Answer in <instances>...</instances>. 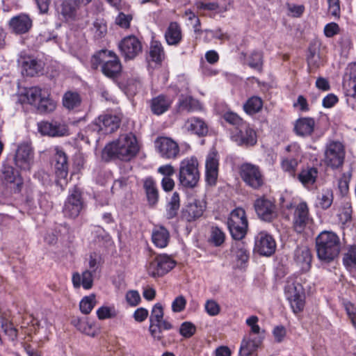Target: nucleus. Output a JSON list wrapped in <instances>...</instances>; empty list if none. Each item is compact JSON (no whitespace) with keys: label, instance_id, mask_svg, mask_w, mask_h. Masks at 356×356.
<instances>
[{"label":"nucleus","instance_id":"f257e3e1","mask_svg":"<svg viewBox=\"0 0 356 356\" xmlns=\"http://www.w3.org/2000/svg\"><path fill=\"white\" fill-rule=\"evenodd\" d=\"M139 150L137 139L132 133L121 134L119 138L104 147L102 156L105 159H118L128 161L134 158Z\"/></svg>","mask_w":356,"mask_h":356},{"label":"nucleus","instance_id":"f03ea898","mask_svg":"<svg viewBox=\"0 0 356 356\" xmlns=\"http://www.w3.org/2000/svg\"><path fill=\"white\" fill-rule=\"evenodd\" d=\"M316 249L318 259L330 263L339 257L341 241L339 236L332 231H323L316 238Z\"/></svg>","mask_w":356,"mask_h":356},{"label":"nucleus","instance_id":"7ed1b4c3","mask_svg":"<svg viewBox=\"0 0 356 356\" xmlns=\"http://www.w3.org/2000/svg\"><path fill=\"white\" fill-rule=\"evenodd\" d=\"M19 101L32 105L40 113H51L56 107V102L50 97L49 90L36 86L26 89L20 95Z\"/></svg>","mask_w":356,"mask_h":356},{"label":"nucleus","instance_id":"20e7f679","mask_svg":"<svg viewBox=\"0 0 356 356\" xmlns=\"http://www.w3.org/2000/svg\"><path fill=\"white\" fill-rule=\"evenodd\" d=\"M306 278L302 275H293L287 277L284 293L293 312L296 314L303 310L305 303V293L303 284Z\"/></svg>","mask_w":356,"mask_h":356},{"label":"nucleus","instance_id":"39448f33","mask_svg":"<svg viewBox=\"0 0 356 356\" xmlns=\"http://www.w3.org/2000/svg\"><path fill=\"white\" fill-rule=\"evenodd\" d=\"M90 62L93 69L101 67L102 73L108 77L116 76L122 70L121 63L116 54L106 49L94 54Z\"/></svg>","mask_w":356,"mask_h":356},{"label":"nucleus","instance_id":"423d86ee","mask_svg":"<svg viewBox=\"0 0 356 356\" xmlns=\"http://www.w3.org/2000/svg\"><path fill=\"white\" fill-rule=\"evenodd\" d=\"M200 179L198 161L196 157L184 159L179 164V179L180 184L187 188H193Z\"/></svg>","mask_w":356,"mask_h":356},{"label":"nucleus","instance_id":"0eeeda50","mask_svg":"<svg viewBox=\"0 0 356 356\" xmlns=\"http://www.w3.org/2000/svg\"><path fill=\"white\" fill-rule=\"evenodd\" d=\"M345 155V147L341 142L330 140L325 146L323 161L327 166L337 169L343 165Z\"/></svg>","mask_w":356,"mask_h":356},{"label":"nucleus","instance_id":"6e6552de","mask_svg":"<svg viewBox=\"0 0 356 356\" xmlns=\"http://www.w3.org/2000/svg\"><path fill=\"white\" fill-rule=\"evenodd\" d=\"M53 164L56 184L63 190L68 182L69 163L66 153L58 146L54 148Z\"/></svg>","mask_w":356,"mask_h":356},{"label":"nucleus","instance_id":"1a4fd4ad","mask_svg":"<svg viewBox=\"0 0 356 356\" xmlns=\"http://www.w3.org/2000/svg\"><path fill=\"white\" fill-rule=\"evenodd\" d=\"M227 227L234 240H241L245 237L248 229V220L243 209L238 207L230 213Z\"/></svg>","mask_w":356,"mask_h":356},{"label":"nucleus","instance_id":"9d476101","mask_svg":"<svg viewBox=\"0 0 356 356\" xmlns=\"http://www.w3.org/2000/svg\"><path fill=\"white\" fill-rule=\"evenodd\" d=\"M163 308L161 303L155 304L151 311L149 316V332L156 339L160 340L162 332L171 329L172 325L163 318Z\"/></svg>","mask_w":356,"mask_h":356},{"label":"nucleus","instance_id":"9b49d317","mask_svg":"<svg viewBox=\"0 0 356 356\" xmlns=\"http://www.w3.org/2000/svg\"><path fill=\"white\" fill-rule=\"evenodd\" d=\"M343 90L347 104L356 108V63L349 64L343 81Z\"/></svg>","mask_w":356,"mask_h":356},{"label":"nucleus","instance_id":"f8f14e48","mask_svg":"<svg viewBox=\"0 0 356 356\" xmlns=\"http://www.w3.org/2000/svg\"><path fill=\"white\" fill-rule=\"evenodd\" d=\"M120 120L115 115L105 114L99 116L90 125L93 131L105 135L114 132L120 126Z\"/></svg>","mask_w":356,"mask_h":356},{"label":"nucleus","instance_id":"ddd939ff","mask_svg":"<svg viewBox=\"0 0 356 356\" xmlns=\"http://www.w3.org/2000/svg\"><path fill=\"white\" fill-rule=\"evenodd\" d=\"M176 265V261L169 255H157L149 263L147 271L152 277H161L170 271Z\"/></svg>","mask_w":356,"mask_h":356},{"label":"nucleus","instance_id":"4468645a","mask_svg":"<svg viewBox=\"0 0 356 356\" xmlns=\"http://www.w3.org/2000/svg\"><path fill=\"white\" fill-rule=\"evenodd\" d=\"M240 175L244 182L252 188L257 189L264 184L263 175L256 165L248 163L242 164Z\"/></svg>","mask_w":356,"mask_h":356},{"label":"nucleus","instance_id":"2eb2a0df","mask_svg":"<svg viewBox=\"0 0 356 356\" xmlns=\"http://www.w3.org/2000/svg\"><path fill=\"white\" fill-rule=\"evenodd\" d=\"M231 139L239 146L251 147L257 142L256 131L246 122L231 134Z\"/></svg>","mask_w":356,"mask_h":356},{"label":"nucleus","instance_id":"dca6fc26","mask_svg":"<svg viewBox=\"0 0 356 356\" xmlns=\"http://www.w3.org/2000/svg\"><path fill=\"white\" fill-rule=\"evenodd\" d=\"M289 154L282 161V168L289 175H293L296 168L301 161L302 152L300 145L297 143H291L286 148Z\"/></svg>","mask_w":356,"mask_h":356},{"label":"nucleus","instance_id":"f3484780","mask_svg":"<svg viewBox=\"0 0 356 356\" xmlns=\"http://www.w3.org/2000/svg\"><path fill=\"white\" fill-rule=\"evenodd\" d=\"M276 243L273 236L265 231L259 232L254 238V250L263 256H271L275 251Z\"/></svg>","mask_w":356,"mask_h":356},{"label":"nucleus","instance_id":"a211bd4d","mask_svg":"<svg viewBox=\"0 0 356 356\" xmlns=\"http://www.w3.org/2000/svg\"><path fill=\"white\" fill-rule=\"evenodd\" d=\"M82 209L83 202L81 192L75 187L70 191V195L63 207V213L65 216L69 218H76L79 215Z\"/></svg>","mask_w":356,"mask_h":356},{"label":"nucleus","instance_id":"6ab92c4d","mask_svg":"<svg viewBox=\"0 0 356 356\" xmlns=\"http://www.w3.org/2000/svg\"><path fill=\"white\" fill-rule=\"evenodd\" d=\"M156 147L162 158L175 159L179 156L178 144L168 137L159 138L155 142Z\"/></svg>","mask_w":356,"mask_h":356},{"label":"nucleus","instance_id":"aec40b11","mask_svg":"<svg viewBox=\"0 0 356 356\" xmlns=\"http://www.w3.org/2000/svg\"><path fill=\"white\" fill-rule=\"evenodd\" d=\"M33 153L28 143L19 145L15 155L14 161L16 166L21 170L29 171L33 164Z\"/></svg>","mask_w":356,"mask_h":356},{"label":"nucleus","instance_id":"412c9836","mask_svg":"<svg viewBox=\"0 0 356 356\" xmlns=\"http://www.w3.org/2000/svg\"><path fill=\"white\" fill-rule=\"evenodd\" d=\"M122 55L125 59H133L142 51V44L135 35L124 37L118 44Z\"/></svg>","mask_w":356,"mask_h":356},{"label":"nucleus","instance_id":"4be33fe9","mask_svg":"<svg viewBox=\"0 0 356 356\" xmlns=\"http://www.w3.org/2000/svg\"><path fill=\"white\" fill-rule=\"evenodd\" d=\"M254 207L258 217L264 221L270 222L277 216L276 207L275 204L266 197L257 199Z\"/></svg>","mask_w":356,"mask_h":356},{"label":"nucleus","instance_id":"5701e85b","mask_svg":"<svg viewBox=\"0 0 356 356\" xmlns=\"http://www.w3.org/2000/svg\"><path fill=\"white\" fill-rule=\"evenodd\" d=\"M311 220L312 218L309 216L306 202H301L298 203L296 207L293 215V227L295 230L298 233L302 232Z\"/></svg>","mask_w":356,"mask_h":356},{"label":"nucleus","instance_id":"b1692460","mask_svg":"<svg viewBox=\"0 0 356 356\" xmlns=\"http://www.w3.org/2000/svg\"><path fill=\"white\" fill-rule=\"evenodd\" d=\"M219 159L217 152H210L205 161V177L206 181L210 186L216 184L218 176Z\"/></svg>","mask_w":356,"mask_h":356},{"label":"nucleus","instance_id":"393cba45","mask_svg":"<svg viewBox=\"0 0 356 356\" xmlns=\"http://www.w3.org/2000/svg\"><path fill=\"white\" fill-rule=\"evenodd\" d=\"M41 134L52 137H60L68 135V129L64 124L58 122L42 121L38 124Z\"/></svg>","mask_w":356,"mask_h":356},{"label":"nucleus","instance_id":"a878e982","mask_svg":"<svg viewBox=\"0 0 356 356\" xmlns=\"http://www.w3.org/2000/svg\"><path fill=\"white\" fill-rule=\"evenodd\" d=\"M182 130L190 134L204 136L208 133V126L202 118L192 117L185 121Z\"/></svg>","mask_w":356,"mask_h":356},{"label":"nucleus","instance_id":"bb28decb","mask_svg":"<svg viewBox=\"0 0 356 356\" xmlns=\"http://www.w3.org/2000/svg\"><path fill=\"white\" fill-rule=\"evenodd\" d=\"M293 259L298 267L302 272L308 271L311 268L312 255L307 246L297 247L294 251Z\"/></svg>","mask_w":356,"mask_h":356},{"label":"nucleus","instance_id":"cd10ccee","mask_svg":"<svg viewBox=\"0 0 356 356\" xmlns=\"http://www.w3.org/2000/svg\"><path fill=\"white\" fill-rule=\"evenodd\" d=\"M205 203L202 200H194L182 211V218L188 222L195 220L201 217L205 210Z\"/></svg>","mask_w":356,"mask_h":356},{"label":"nucleus","instance_id":"c85d7f7f","mask_svg":"<svg viewBox=\"0 0 356 356\" xmlns=\"http://www.w3.org/2000/svg\"><path fill=\"white\" fill-rule=\"evenodd\" d=\"M58 12L66 21H76L80 18V9L75 1L64 0L62 1L60 7L58 8Z\"/></svg>","mask_w":356,"mask_h":356},{"label":"nucleus","instance_id":"c756f323","mask_svg":"<svg viewBox=\"0 0 356 356\" xmlns=\"http://www.w3.org/2000/svg\"><path fill=\"white\" fill-rule=\"evenodd\" d=\"M262 342V338L259 335L248 334L241 341L239 350L241 356H250L259 348Z\"/></svg>","mask_w":356,"mask_h":356},{"label":"nucleus","instance_id":"7c9ffc66","mask_svg":"<svg viewBox=\"0 0 356 356\" xmlns=\"http://www.w3.org/2000/svg\"><path fill=\"white\" fill-rule=\"evenodd\" d=\"M9 25L15 33L23 34L27 33L32 27V19L28 15L22 13L12 17Z\"/></svg>","mask_w":356,"mask_h":356},{"label":"nucleus","instance_id":"2f4dec72","mask_svg":"<svg viewBox=\"0 0 356 356\" xmlns=\"http://www.w3.org/2000/svg\"><path fill=\"white\" fill-rule=\"evenodd\" d=\"M3 179L6 184H10L15 192H19L22 186V179L12 166L4 165L2 169Z\"/></svg>","mask_w":356,"mask_h":356},{"label":"nucleus","instance_id":"473e14b6","mask_svg":"<svg viewBox=\"0 0 356 356\" xmlns=\"http://www.w3.org/2000/svg\"><path fill=\"white\" fill-rule=\"evenodd\" d=\"M170 235L169 231L163 225H155L152 232V241L159 248H164L169 243Z\"/></svg>","mask_w":356,"mask_h":356},{"label":"nucleus","instance_id":"72a5a7b5","mask_svg":"<svg viewBox=\"0 0 356 356\" xmlns=\"http://www.w3.org/2000/svg\"><path fill=\"white\" fill-rule=\"evenodd\" d=\"M72 282L75 289L82 286L84 289H90L93 285V275L89 270H85L82 273H74Z\"/></svg>","mask_w":356,"mask_h":356},{"label":"nucleus","instance_id":"f704fd0d","mask_svg":"<svg viewBox=\"0 0 356 356\" xmlns=\"http://www.w3.org/2000/svg\"><path fill=\"white\" fill-rule=\"evenodd\" d=\"M165 39L169 45L177 46L182 40L180 26L177 22H170L165 32Z\"/></svg>","mask_w":356,"mask_h":356},{"label":"nucleus","instance_id":"c9c22d12","mask_svg":"<svg viewBox=\"0 0 356 356\" xmlns=\"http://www.w3.org/2000/svg\"><path fill=\"white\" fill-rule=\"evenodd\" d=\"M177 106L179 111L195 112L202 109L200 102L190 95L184 96L181 95L179 97Z\"/></svg>","mask_w":356,"mask_h":356},{"label":"nucleus","instance_id":"e433bc0d","mask_svg":"<svg viewBox=\"0 0 356 356\" xmlns=\"http://www.w3.org/2000/svg\"><path fill=\"white\" fill-rule=\"evenodd\" d=\"M43 69V63L34 58H25L22 63V71L27 76H33L39 74Z\"/></svg>","mask_w":356,"mask_h":356},{"label":"nucleus","instance_id":"4c0bfd02","mask_svg":"<svg viewBox=\"0 0 356 356\" xmlns=\"http://www.w3.org/2000/svg\"><path fill=\"white\" fill-rule=\"evenodd\" d=\"M172 102V100L170 98L162 95H159L152 100V111L156 115H161L168 110Z\"/></svg>","mask_w":356,"mask_h":356},{"label":"nucleus","instance_id":"58836bf2","mask_svg":"<svg viewBox=\"0 0 356 356\" xmlns=\"http://www.w3.org/2000/svg\"><path fill=\"white\" fill-rule=\"evenodd\" d=\"M315 122L309 118H300L296 121L295 124L296 133L301 136L311 135L314 130Z\"/></svg>","mask_w":356,"mask_h":356},{"label":"nucleus","instance_id":"ea45409f","mask_svg":"<svg viewBox=\"0 0 356 356\" xmlns=\"http://www.w3.org/2000/svg\"><path fill=\"white\" fill-rule=\"evenodd\" d=\"M236 241L232 245V252L236 257V259L241 263V265L245 264L248 258L249 254L245 244L241 240Z\"/></svg>","mask_w":356,"mask_h":356},{"label":"nucleus","instance_id":"a19ab883","mask_svg":"<svg viewBox=\"0 0 356 356\" xmlns=\"http://www.w3.org/2000/svg\"><path fill=\"white\" fill-rule=\"evenodd\" d=\"M81 102L79 94L76 92H66L63 97V104L68 110L77 108Z\"/></svg>","mask_w":356,"mask_h":356},{"label":"nucleus","instance_id":"79ce46f5","mask_svg":"<svg viewBox=\"0 0 356 356\" xmlns=\"http://www.w3.org/2000/svg\"><path fill=\"white\" fill-rule=\"evenodd\" d=\"M72 323L79 331L85 334L94 337L96 334V330L93 325L86 318H74Z\"/></svg>","mask_w":356,"mask_h":356},{"label":"nucleus","instance_id":"37998d69","mask_svg":"<svg viewBox=\"0 0 356 356\" xmlns=\"http://www.w3.org/2000/svg\"><path fill=\"white\" fill-rule=\"evenodd\" d=\"M144 188L146 192L147 200L151 205H154L158 200V191L155 181L152 178H147L144 181Z\"/></svg>","mask_w":356,"mask_h":356},{"label":"nucleus","instance_id":"c03bdc74","mask_svg":"<svg viewBox=\"0 0 356 356\" xmlns=\"http://www.w3.org/2000/svg\"><path fill=\"white\" fill-rule=\"evenodd\" d=\"M318 176V170L315 168L303 169L298 175V179L305 186L312 185Z\"/></svg>","mask_w":356,"mask_h":356},{"label":"nucleus","instance_id":"a18cd8bd","mask_svg":"<svg viewBox=\"0 0 356 356\" xmlns=\"http://www.w3.org/2000/svg\"><path fill=\"white\" fill-rule=\"evenodd\" d=\"M263 102L260 97L253 96L249 98L243 105V109L248 115H253L260 111Z\"/></svg>","mask_w":356,"mask_h":356},{"label":"nucleus","instance_id":"49530a36","mask_svg":"<svg viewBox=\"0 0 356 356\" xmlns=\"http://www.w3.org/2000/svg\"><path fill=\"white\" fill-rule=\"evenodd\" d=\"M149 56L156 63H161L165 58V52L161 43L156 40L152 41L149 48Z\"/></svg>","mask_w":356,"mask_h":356},{"label":"nucleus","instance_id":"de8ad7c7","mask_svg":"<svg viewBox=\"0 0 356 356\" xmlns=\"http://www.w3.org/2000/svg\"><path fill=\"white\" fill-rule=\"evenodd\" d=\"M343 264L348 270H356V246H350L343 257Z\"/></svg>","mask_w":356,"mask_h":356},{"label":"nucleus","instance_id":"09e8293b","mask_svg":"<svg viewBox=\"0 0 356 356\" xmlns=\"http://www.w3.org/2000/svg\"><path fill=\"white\" fill-rule=\"evenodd\" d=\"M333 193L330 188H325L318 196V204L323 209H327L332 204Z\"/></svg>","mask_w":356,"mask_h":356},{"label":"nucleus","instance_id":"8fccbe9b","mask_svg":"<svg viewBox=\"0 0 356 356\" xmlns=\"http://www.w3.org/2000/svg\"><path fill=\"white\" fill-rule=\"evenodd\" d=\"M96 314L99 320H105L116 317L118 310L114 305H103L97 310Z\"/></svg>","mask_w":356,"mask_h":356},{"label":"nucleus","instance_id":"3c124183","mask_svg":"<svg viewBox=\"0 0 356 356\" xmlns=\"http://www.w3.org/2000/svg\"><path fill=\"white\" fill-rule=\"evenodd\" d=\"M90 31L96 39L103 38L107 33V25L104 19H97L92 24Z\"/></svg>","mask_w":356,"mask_h":356},{"label":"nucleus","instance_id":"603ef678","mask_svg":"<svg viewBox=\"0 0 356 356\" xmlns=\"http://www.w3.org/2000/svg\"><path fill=\"white\" fill-rule=\"evenodd\" d=\"M225 234L217 226H212L210 230L209 241L215 246H220L225 241Z\"/></svg>","mask_w":356,"mask_h":356},{"label":"nucleus","instance_id":"864d4df0","mask_svg":"<svg viewBox=\"0 0 356 356\" xmlns=\"http://www.w3.org/2000/svg\"><path fill=\"white\" fill-rule=\"evenodd\" d=\"M96 304V298L94 294L85 296L79 303V308L83 314H88L91 312Z\"/></svg>","mask_w":356,"mask_h":356},{"label":"nucleus","instance_id":"5fc2aeb1","mask_svg":"<svg viewBox=\"0 0 356 356\" xmlns=\"http://www.w3.org/2000/svg\"><path fill=\"white\" fill-rule=\"evenodd\" d=\"M222 118L225 122L234 126L236 129L245 123L237 113L232 111L225 112L222 115Z\"/></svg>","mask_w":356,"mask_h":356},{"label":"nucleus","instance_id":"6e6d98bb","mask_svg":"<svg viewBox=\"0 0 356 356\" xmlns=\"http://www.w3.org/2000/svg\"><path fill=\"white\" fill-rule=\"evenodd\" d=\"M297 204V200L292 197L287 191L281 194L280 197V205L282 209L290 210Z\"/></svg>","mask_w":356,"mask_h":356},{"label":"nucleus","instance_id":"4d7b16f0","mask_svg":"<svg viewBox=\"0 0 356 356\" xmlns=\"http://www.w3.org/2000/svg\"><path fill=\"white\" fill-rule=\"evenodd\" d=\"M0 324L5 334L8 337L9 339L14 341L17 338V331L13 324L3 318H0Z\"/></svg>","mask_w":356,"mask_h":356},{"label":"nucleus","instance_id":"13d9d810","mask_svg":"<svg viewBox=\"0 0 356 356\" xmlns=\"http://www.w3.org/2000/svg\"><path fill=\"white\" fill-rule=\"evenodd\" d=\"M133 19V16L131 14H124L122 12H120L115 17V24L121 27L122 29H129L130 27L131 22Z\"/></svg>","mask_w":356,"mask_h":356},{"label":"nucleus","instance_id":"bf43d9fd","mask_svg":"<svg viewBox=\"0 0 356 356\" xmlns=\"http://www.w3.org/2000/svg\"><path fill=\"white\" fill-rule=\"evenodd\" d=\"M248 65L250 67L260 70L262 65V54L260 51H253L248 59Z\"/></svg>","mask_w":356,"mask_h":356},{"label":"nucleus","instance_id":"052dcab7","mask_svg":"<svg viewBox=\"0 0 356 356\" xmlns=\"http://www.w3.org/2000/svg\"><path fill=\"white\" fill-rule=\"evenodd\" d=\"M204 309L210 316H217L220 312V307L214 300H208L204 304Z\"/></svg>","mask_w":356,"mask_h":356},{"label":"nucleus","instance_id":"680f3d73","mask_svg":"<svg viewBox=\"0 0 356 356\" xmlns=\"http://www.w3.org/2000/svg\"><path fill=\"white\" fill-rule=\"evenodd\" d=\"M127 304L131 307L137 306L141 301L140 293L136 290L128 291L125 296Z\"/></svg>","mask_w":356,"mask_h":356},{"label":"nucleus","instance_id":"e2e57ef3","mask_svg":"<svg viewBox=\"0 0 356 356\" xmlns=\"http://www.w3.org/2000/svg\"><path fill=\"white\" fill-rule=\"evenodd\" d=\"M206 34L205 39L210 40L212 38L218 39L221 41L228 39V35L222 32L220 29L216 30H205L204 31Z\"/></svg>","mask_w":356,"mask_h":356},{"label":"nucleus","instance_id":"0e129e2a","mask_svg":"<svg viewBox=\"0 0 356 356\" xmlns=\"http://www.w3.org/2000/svg\"><path fill=\"white\" fill-rule=\"evenodd\" d=\"M320 62V56L316 49L309 48L307 55V63L309 67H317Z\"/></svg>","mask_w":356,"mask_h":356},{"label":"nucleus","instance_id":"69168bd1","mask_svg":"<svg viewBox=\"0 0 356 356\" xmlns=\"http://www.w3.org/2000/svg\"><path fill=\"white\" fill-rule=\"evenodd\" d=\"M259 318L256 316H251L245 321L246 324L250 327V332L252 335L259 334L260 332V327L258 325Z\"/></svg>","mask_w":356,"mask_h":356},{"label":"nucleus","instance_id":"338daca9","mask_svg":"<svg viewBox=\"0 0 356 356\" xmlns=\"http://www.w3.org/2000/svg\"><path fill=\"white\" fill-rule=\"evenodd\" d=\"M340 28L335 22L327 24L323 29V33L327 38H332L339 33Z\"/></svg>","mask_w":356,"mask_h":356},{"label":"nucleus","instance_id":"774afa93","mask_svg":"<svg viewBox=\"0 0 356 356\" xmlns=\"http://www.w3.org/2000/svg\"><path fill=\"white\" fill-rule=\"evenodd\" d=\"M101 261H102V257L99 254H97L96 252H92L90 254L89 268L90 269V270L92 273L96 272V270L98 269V268L100 266Z\"/></svg>","mask_w":356,"mask_h":356}]
</instances>
